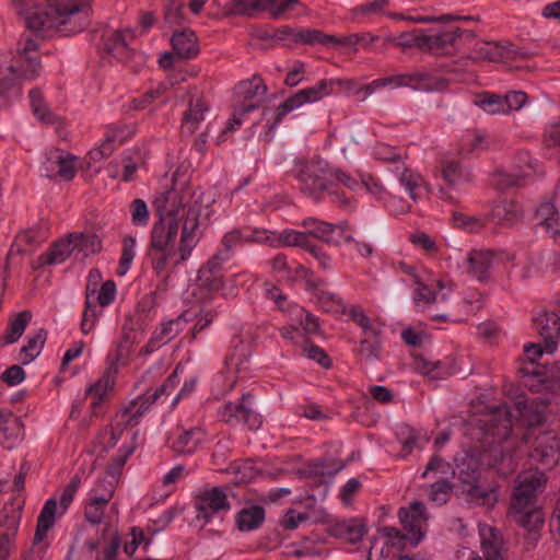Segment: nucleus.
<instances>
[{
  "label": "nucleus",
  "instance_id": "obj_1",
  "mask_svg": "<svg viewBox=\"0 0 560 560\" xmlns=\"http://www.w3.org/2000/svg\"><path fill=\"white\" fill-rule=\"evenodd\" d=\"M152 206L159 221L151 232L152 248L164 250L175 244L178 230L182 229L177 262L185 261L197 245L199 233L200 205L196 192L189 186L174 185L156 192Z\"/></svg>",
  "mask_w": 560,
  "mask_h": 560
},
{
  "label": "nucleus",
  "instance_id": "obj_2",
  "mask_svg": "<svg viewBox=\"0 0 560 560\" xmlns=\"http://www.w3.org/2000/svg\"><path fill=\"white\" fill-rule=\"evenodd\" d=\"M15 9L26 26L44 37L79 33L91 21L90 0H49L46 7H39L38 0H16Z\"/></svg>",
  "mask_w": 560,
  "mask_h": 560
},
{
  "label": "nucleus",
  "instance_id": "obj_3",
  "mask_svg": "<svg viewBox=\"0 0 560 560\" xmlns=\"http://www.w3.org/2000/svg\"><path fill=\"white\" fill-rule=\"evenodd\" d=\"M545 485V475L539 470L523 471L515 479L509 515L528 533H537L544 525L545 515L537 499Z\"/></svg>",
  "mask_w": 560,
  "mask_h": 560
},
{
  "label": "nucleus",
  "instance_id": "obj_4",
  "mask_svg": "<svg viewBox=\"0 0 560 560\" xmlns=\"http://www.w3.org/2000/svg\"><path fill=\"white\" fill-rule=\"evenodd\" d=\"M303 194L320 200L325 192L338 184L355 189L360 183L350 174L330 166L327 162L316 159L300 164L296 175Z\"/></svg>",
  "mask_w": 560,
  "mask_h": 560
},
{
  "label": "nucleus",
  "instance_id": "obj_5",
  "mask_svg": "<svg viewBox=\"0 0 560 560\" xmlns=\"http://www.w3.org/2000/svg\"><path fill=\"white\" fill-rule=\"evenodd\" d=\"M101 250L102 237L100 235L73 232L52 243L46 252L32 262V267L39 269L46 266H55L62 264L70 257H73L75 260H82Z\"/></svg>",
  "mask_w": 560,
  "mask_h": 560
},
{
  "label": "nucleus",
  "instance_id": "obj_6",
  "mask_svg": "<svg viewBox=\"0 0 560 560\" xmlns=\"http://www.w3.org/2000/svg\"><path fill=\"white\" fill-rule=\"evenodd\" d=\"M80 485L81 478L75 475L62 489L58 500L56 498H50L45 502L37 517L36 530L31 548V555L33 557L32 560L42 559L45 550L49 546V540L47 538L49 529L54 526L56 517L66 513L72 503L74 494L78 491Z\"/></svg>",
  "mask_w": 560,
  "mask_h": 560
},
{
  "label": "nucleus",
  "instance_id": "obj_7",
  "mask_svg": "<svg viewBox=\"0 0 560 560\" xmlns=\"http://www.w3.org/2000/svg\"><path fill=\"white\" fill-rule=\"evenodd\" d=\"M514 410L515 412L508 405H500L485 420V434L492 436V442L501 443L511 435L514 419L527 425L540 423L542 420V416L539 412H533L532 406L524 398L515 401Z\"/></svg>",
  "mask_w": 560,
  "mask_h": 560
},
{
  "label": "nucleus",
  "instance_id": "obj_8",
  "mask_svg": "<svg viewBox=\"0 0 560 560\" xmlns=\"http://www.w3.org/2000/svg\"><path fill=\"white\" fill-rule=\"evenodd\" d=\"M42 68L38 43L31 35H23L8 66L12 79L0 78V94L8 91L14 79L34 80L39 75Z\"/></svg>",
  "mask_w": 560,
  "mask_h": 560
},
{
  "label": "nucleus",
  "instance_id": "obj_9",
  "mask_svg": "<svg viewBox=\"0 0 560 560\" xmlns=\"http://www.w3.org/2000/svg\"><path fill=\"white\" fill-rule=\"evenodd\" d=\"M180 365H177L174 372L168 376L166 382L159 386L153 393L147 392L144 395L137 397L128 405L122 406L114 417L115 427H127L137 423L138 419L153 405L161 396L168 394V389H174L177 385L176 378Z\"/></svg>",
  "mask_w": 560,
  "mask_h": 560
},
{
  "label": "nucleus",
  "instance_id": "obj_10",
  "mask_svg": "<svg viewBox=\"0 0 560 560\" xmlns=\"http://www.w3.org/2000/svg\"><path fill=\"white\" fill-rule=\"evenodd\" d=\"M196 518L203 524L211 522L215 517H222L231 510V503L226 493V488L217 486H205L192 497Z\"/></svg>",
  "mask_w": 560,
  "mask_h": 560
},
{
  "label": "nucleus",
  "instance_id": "obj_11",
  "mask_svg": "<svg viewBox=\"0 0 560 560\" xmlns=\"http://www.w3.org/2000/svg\"><path fill=\"white\" fill-rule=\"evenodd\" d=\"M105 306V282L98 269H92L85 287V308L81 322L84 334L91 331Z\"/></svg>",
  "mask_w": 560,
  "mask_h": 560
},
{
  "label": "nucleus",
  "instance_id": "obj_12",
  "mask_svg": "<svg viewBox=\"0 0 560 560\" xmlns=\"http://www.w3.org/2000/svg\"><path fill=\"white\" fill-rule=\"evenodd\" d=\"M334 93V82L330 79H323L314 86L298 91L294 95L287 98L277 108L276 121L280 122L283 117L306 103L320 101L323 97Z\"/></svg>",
  "mask_w": 560,
  "mask_h": 560
},
{
  "label": "nucleus",
  "instance_id": "obj_13",
  "mask_svg": "<svg viewBox=\"0 0 560 560\" xmlns=\"http://www.w3.org/2000/svg\"><path fill=\"white\" fill-rule=\"evenodd\" d=\"M234 92L240 113L246 114L261 105L267 93V86L260 77L254 75L249 80L241 81L235 86Z\"/></svg>",
  "mask_w": 560,
  "mask_h": 560
},
{
  "label": "nucleus",
  "instance_id": "obj_14",
  "mask_svg": "<svg viewBox=\"0 0 560 560\" xmlns=\"http://www.w3.org/2000/svg\"><path fill=\"white\" fill-rule=\"evenodd\" d=\"M472 59L487 60L491 62H510L524 59L525 54L521 52L513 44L505 42H482L475 44Z\"/></svg>",
  "mask_w": 560,
  "mask_h": 560
},
{
  "label": "nucleus",
  "instance_id": "obj_15",
  "mask_svg": "<svg viewBox=\"0 0 560 560\" xmlns=\"http://www.w3.org/2000/svg\"><path fill=\"white\" fill-rule=\"evenodd\" d=\"M77 161L75 155L55 149L46 155V160L43 162V171L49 178L59 177L65 182H70L78 171Z\"/></svg>",
  "mask_w": 560,
  "mask_h": 560
},
{
  "label": "nucleus",
  "instance_id": "obj_16",
  "mask_svg": "<svg viewBox=\"0 0 560 560\" xmlns=\"http://www.w3.org/2000/svg\"><path fill=\"white\" fill-rule=\"evenodd\" d=\"M21 521V506L5 504L0 511V560L9 556Z\"/></svg>",
  "mask_w": 560,
  "mask_h": 560
},
{
  "label": "nucleus",
  "instance_id": "obj_17",
  "mask_svg": "<svg viewBox=\"0 0 560 560\" xmlns=\"http://www.w3.org/2000/svg\"><path fill=\"white\" fill-rule=\"evenodd\" d=\"M398 515L404 529L408 533V540L412 545H418L424 536L423 526L428 521L424 504L415 501L408 508H401Z\"/></svg>",
  "mask_w": 560,
  "mask_h": 560
},
{
  "label": "nucleus",
  "instance_id": "obj_18",
  "mask_svg": "<svg viewBox=\"0 0 560 560\" xmlns=\"http://www.w3.org/2000/svg\"><path fill=\"white\" fill-rule=\"evenodd\" d=\"M481 553L469 552L467 560H504L501 534L487 524H479Z\"/></svg>",
  "mask_w": 560,
  "mask_h": 560
},
{
  "label": "nucleus",
  "instance_id": "obj_19",
  "mask_svg": "<svg viewBox=\"0 0 560 560\" xmlns=\"http://www.w3.org/2000/svg\"><path fill=\"white\" fill-rule=\"evenodd\" d=\"M225 261L223 253H217L198 272L197 287L200 291L218 292L223 285V276L221 267Z\"/></svg>",
  "mask_w": 560,
  "mask_h": 560
},
{
  "label": "nucleus",
  "instance_id": "obj_20",
  "mask_svg": "<svg viewBox=\"0 0 560 560\" xmlns=\"http://www.w3.org/2000/svg\"><path fill=\"white\" fill-rule=\"evenodd\" d=\"M249 394L243 395L241 401H230L224 405L221 417L225 422H243L249 429H258L261 424V419L257 412L246 406V400L250 398Z\"/></svg>",
  "mask_w": 560,
  "mask_h": 560
},
{
  "label": "nucleus",
  "instance_id": "obj_21",
  "mask_svg": "<svg viewBox=\"0 0 560 560\" xmlns=\"http://www.w3.org/2000/svg\"><path fill=\"white\" fill-rule=\"evenodd\" d=\"M535 324L547 353H553L560 340V316L553 312L544 313L535 319Z\"/></svg>",
  "mask_w": 560,
  "mask_h": 560
},
{
  "label": "nucleus",
  "instance_id": "obj_22",
  "mask_svg": "<svg viewBox=\"0 0 560 560\" xmlns=\"http://www.w3.org/2000/svg\"><path fill=\"white\" fill-rule=\"evenodd\" d=\"M209 114V104L202 98H191L187 110L184 113L180 131L183 136H192L201 128Z\"/></svg>",
  "mask_w": 560,
  "mask_h": 560
},
{
  "label": "nucleus",
  "instance_id": "obj_23",
  "mask_svg": "<svg viewBox=\"0 0 560 560\" xmlns=\"http://www.w3.org/2000/svg\"><path fill=\"white\" fill-rule=\"evenodd\" d=\"M536 172L529 152L520 151L516 155L515 172L506 174L499 172L497 174L498 184L503 187L520 185L521 179L532 176Z\"/></svg>",
  "mask_w": 560,
  "mask_h": 560
},
{
  "label": "nucleus",
  "instance_id": "obj_24",
  "mask_svg": "<svg viewBox=\"0 0 560 560\" xmlns=\"http://www.w3.org/2000/svg\"><path fill=\"white\" fill-rule=\"evenodd\" d=\"M560 451L559 440L551 434H544L536 439L534 450L529 456L533 460L544 466H553Z\"/></svg>",
  "mask_w": 560,
  "mask_h": 560
},
{
  "label": "nucleus",
  "instance_id": "obj_25",
  "mask_svg": "<svg viewBox=\"0 0 560 560\" xmlns=\"http://www.w3.org/2000/svg\"><path fill=\"white\" fill-rule=\"evenodd\" d=\"M133 38L135 33L130 28L115 31L107 42V58L110 57L120 62L129 60L133 55L129 43Z\"/></svg>",
  "mask_w": 560,
  "mask_h": 560
},
{
  "label": "nucleus",
  "instance_id": "obj_26",
  "mask_svg": "<svg viewBox=\"0 0 560 560\" xmlns=\"http://www.w3.org/2000/svg\"><path fill=\"white\" fill-rule=\"evenodd\" d=\"M171 44L176 55L182 59H192L200 51L198 37L190 28L174 32Z\"/></svg>",
  "mask_w": 560,
  "mask_h": 560
},
{
  "label": "nucleus",
  "instance_id": "obj_27",
  "mask_svg": "<svg viewBox=\"0 0 560 560\" xmlns=\"http://www.w3.org/2000/svg\"><path fill=\"white\" fill-rule=\"evenodd\" d=\"M416 283L417 288L415 289L413 300L417 304L422 303L424 305H430L439 301L445 302L448 294L443 292V290H447L448 292H452L453 290V283L451 281L438 280L435 289L430 288L419 279L416 280Z\"/></svg>",
  "mask_w": 560,
  "mask_h": 560
},
{
  "label": "nucleus",
  "instance_id": "obj_28",
  "mask_svg": "<svg viewBox=\"0 0 560 560\" xmlns=\"http://www.w3.org/2000/svg\"><path fill=\"white\" fill-rule=\"evenodd\" d=\"M439 172L443 180L451 187L464 185L472 179L470 171L456 160H442Z\"/></svg>",
  "mask_w": 560,
  "mask_h": 560
},
{
  "label": "nucleus",
  "instance_id": "obj_29",
  "mask_svg": "<svg viewBox=\"0 0 560 560\" xmlns=\"http://www.w3.org/2000/svg\"><path fill=\"white\" fill-rule=\"evenodd\" d=\"M337 231H341L345 242L353 241L350 225L346 221L340 222L337 225L322 221L320 224L311 229V235L327 244L339 246L341 245V240L335 236Z\"/></svg>",
  "mask_w": 560,
  "mask_h": 560
},
{
  "label": "nucleus",
  "instance_id": "obj_30",
  "mask_svg": "<svg viewBox=\"0 0 560 560\" xmlns=\"http://www.w3.org/2000/svg\"><path fill=\"white\" fill-rule=\"evenodd\" d=\"M366 532V525L357 518L338 521L329 527V533L332 536L351 544L361 540Z\"/></svg>",
  "mask_w": 560,
  "mask_h": 560
},
{
  "label": "nucleus",
  "instance_id": "obj_31",
  "mask_svg": "<svg viewBox=\"0 0 560 560\" xmlns=\"http://www.w3.org/2000/svg\"><path fill=\"white\" fill-rule=\"evenodd\" d=\"M275 0H230L223 7L222 14L253 16L258 12L266 11L273 4Z\"/></svg>",
  "mask_w": 560,
  "mask_h": 560
},
{
  "label": "nucleus",
  "instance_id": "obj_32",
  "mask_svg": "<svg viewBox=\"0 0 560 560\" xmlns=\"http://www.w3.org/2000/svg\"><path fill=\"white\" fill-rule=\"evenodd\" d=\"M23 436V423L11 411H0V443H14Z\"/></svg>",
  "mask_w": 560,
  "mask_h": 560
},
{
  "label": "nucleus",
  "instance_id": "obj_33",
  "mask_svg": "<svg viewBox=\"0 0 560 560\" xmlns=\"http://www.w3.org/2000/svg\"><path fill=\"white\" fill-rule=\"evenodd\" d=\"M463 491L469 502L487 509L493 508L498 502L497 490L492 487L467 483L464 486Z\"/></svg>",
  "mask_w": 560,
  "mask_h": 560
},
{
  "label": "nucleus",
  "instance_id": "obj_34",
  "mask_svg": "<svg viewBox=\"0 0 560 560\" xmlns=\"http://www.w3.org/2000/svg\"><path fill=\"white\" fill-rule=\"evenodd\" d=\"M135 450V439L133 436H129L122 441L117 454L112 457L110 466L107 469V476H110L115 480V485H118L122 475V468Z\"/></svg>",
  "mask_w": 560,
  "mask_h": 560
},
{
  "label": "nucleus",
  "instance_id": "obj_35",
  "mask_svg": "<svg viewBox=\"0 0 560 560\" xmlns=\"http://www.w3.org/2000/svg\"><path fill=\"white\" fill-rule=\"evenodd\" d=\"M493 254L490 250H474L468 257V271L482 281L488 278L492 265Z\"/></svg>",
  "mask_w": 560,
  "mask_h": 560
},
{
  "label": "nucleus",
  "instance_id": "obj_36",
  "mask_svg": "<svg viewBox=\"0 0 560 560\" xmlns=\"http://www.w3.org/2000/svg\"><path fill=\"white\" fill-rule=\"evenodd\" d=\"M205 433L199 428L182 432L172 443L173 450L178 454H191L202 442Z\"/></svg>",
  "mask_w": 560,
  "mask_h": 560
},
{
  "label": "nucleus",
  "instance_id": "obj_37",
  "mask_svg": "<svg viewBox=\"0 0 560 560\" xmlns=\"http://www.w3.org/2000/svg\"><path fill=\"white\" fill-rule=\"evenodd\" d=\"M265 520V510L261 506L254 505L241 510L236 517L237 528L241 532H250L257 529Z\"/></svg>",
  "mask_w": 560,
  "mask_h": 560
},
{
  "label": "nucleus",
  "instance_id": "obj_38",
  "mask_svg": "<svg viewBox=\"0 0 560 560\" xmlns=\"http://www.w3.org/2000/svg\"><path fill=\"white\" fill-rule=\"evenodd\" d=\"M84 517L92 525H100L105 517V498L92 489L85 503Z\"/></svg>",
  "mask_w": 560,
  "mask_h": 560
},
{
  "label": "nucleus",
  "instance_id": "obj_39",
  "mask_svg": "<svg viewBox=\"0 0 560 560\" xmlns=\"http://www.w3.org/2000/svg\"><path fill=\"white\" fill-rule=\"evenodd\" d=\"M474 103L487 114L505 115L503 96L499 94L491 92L479 93L475 96Z\"/></svg>",
  "mask_w": 560,
  "mask_h": 560
},
{
  "label": "nucleus",
  "instance_id": "obj_40",
  "mask_svg": "<svg viewBox=\"0 0 560 560\" xmlns=\"http://www.w3.org/2000/svg\"><path fill=\"white\" fill-rule=\"evenodd\" d=\"M31 107L34 115L43 122L55 125L60 119L46 106L42 92L33 89L30 92Z\"/></svg>",
  "mask_w": 560,
  "mask_h": 560
},
{
  "label": "nucleus",
  "instance_id": "obj_41",
  "mask_svg": "<svg viewBox=\"0 0 560 560\" xmlns=\"http://www.w3.org/2000/svg\"><path fill=\"white\" fill-rule=\"evenodd\" d=\"M521 215V208L514 200H503L492 210V217L502 224H513Z\"/></svg>",
  "mask_w": 560,
  "mask_h": 560
},
{
  "label": "nucleus",
  "instance_id": "obj_42",
  "mask_svg": "<svg viewBox=\"0 0 560 560\" xmlns=\"http://www.w3.org/2000/svg\"><path fill=\"white\" fill-rule=\"evenodd\" d=\"M31 319L32 313L30 311L20 312L14 318L11 319L9 328L3 336V342L5 345H10L18 341L25 331V328Z\"/></svg>",
  "mask_w": 560,
  "mask_h": 560
},
{
  "label": "nucleus",
  "instance_id": "obj_43",
  "mask_svg": "<svg viewBox=\"0 0 560 560\" xmlns=\"http://www.w3.org/2000/svg\"><path fill=\"white\" fill-rule=\"evenodd\" d=\"M47 338V331L43 328L38 329L35 335L28 337L27 343L22 347L20 358L23 363H30L42 351Z\"/></svg>",
  "mask_w": 560,
  "mask_h": 560
},
{
  "label": "nucleus",
  "instance_id": "obj_44",
  "mask_svg": "<svg viewBox=\"0 0 560 560\" xmlns=\"http://www.w3.org/2000/svg\"><path fill=\"white\" fill-rule=\"evenodd\" d=\"M544 353H547L545 349V342L538 343H528L524 347V355L526 361H528L529 366L521 368L520 372L524 375H544V370H539L535 362L539 359Z\"/></svg>",
  "mask_w": 560,
  "mask_h": 560
},
{
  "label": "nucleus",
  "instance_id": "obj_45",
  "mask_svg": "<svg viewBox=\"0 0 560 560\" xmlns=\"http://www.w3.org/2000/svg\"><path fill=\"white\" fill-rule=\"evenodd\" d=\"M336 42V36L325 34L319 30L302 28L298 30L294 34V43H303L308 45L320 44L323 46H329L331 43Z\"/></svg>",
  "mask_w": 560,
  "mask_h": 560
},
{
  "label": "nucleus",
  "instance_id": "obj_46",
  "mask_svg": "<svg viewBox=\"0 0 560 560\" xmlns=\"http://www.w3.org/2000/svg\"><path fill=\"white\" fill-rule=\"evenodd\" d=\"M185 324L186 320L183 319L182 316L162 324V326L154 331L152 341L167 343L184 329Z\"/></svg>",
  "mask_w": 560,
  "mask_h": 560
},
{
  "label": "nucleus",
  "instance_id": "obj_47",
  "mask_svg": "<svg viewBox=\"0 0 560 560\" xmlns=\"http://www.w3.org/2000/svg\"><path fill=\"white\" fill-rule=\"evenodd\" d=\"M233 351L226 358L229 364L234 365L236 370L245 369V364L250 357V347L244 342L238 336L232 340Z\"/></svg>",
  "mask_w": 560,
  "mask_h": 560
},
{
  "label": "nucleus",
  "instance_id": "obj_48",
  "mask_svg": "<svg viewBox=\"0 0 560 560\" xmlns=\"http://www.w3.org/2000/svg\"><path fill=\"white\" fill-rule=\"evenodd\" d=\"M136 171L137 164L132 162L131 158L126 156L120 160L112 161L108 173L113 178H121L125 182H130L133 179Z\"/></svg>",
  "mask_w": 560,
  "mask_h": 560
},
{
  "label": "nucleus",
  "instance_id": "obj_49",
  "mask_svg": "<svg viewBox=\"0 0 560 560\" xmlns=\"http://www.w3.org/2000/svg\"><path fill=\"white\" fill-rule=\"evenodd\" d=\"M85 398L90 400L92 412L95 416L102 415L105 399V383L102 378L88 387Z\"/></svg>",
  "mask_w": 560,
  "mask_h": 560
},
{
  "label": "nucleus",
  "instance_id": "obj_50",
  "mask_svg": "<svg viewBox=\"0 0 560 560\" xmlns=\"http://www.w3.org/2000/svg\"><path fill=\"white\" fill-rule=\"evenodd\" d=\"M387 85H394L396 88L406 86V73L376 79V80L372 81L371 83L363 85L361 89H359L357 91V94L364 92V94H365L364 97H368L376 90L387 86Z\"/></svg>",
  "mask_w": 560,
  "mask_h": 560
},
{
  "label": "nucleus",
  "instance_id": "obj_51",
  "mask_svg": "<svg viewBox=\"0 0 560 560\" xmlns=\"http://www.w3.org/2000/svg\"><path fill=\"white\" fill-rule=\"evenodd\" d=\"M436 39V55H453L455 54V31L454 27L445 28L441 32L434 33Z\"/></svg>",
  "mask_w": 560,
  "mask_h": 560
},
{
  "label": "nucleus",
  "instance_id": "obj_52",
  "mask_svg": "<svg viewBox=\"0 0 560 560\" xmlns=\"http://www.w3.org/2000/svg\"><path fill=\"white\" fill-rule=\"evenodd\" d=\"M164 21L172 26H179L187 22L180 0L168 1L164 10Z\"/></svg>",
  "mask_w": 560,
  "mask_h": 560
},
{
  "label": "nucleus",
  "instance_id": "obj_53",
  "mask_svg": "<svg viewBox=\"0 0 560 560\" xmlns=\"http://www.w3.org/2000/svg\"><path fill=\"white\" fill-rule=\"evenodd\" d=\"M378 331L371 330L370 335H365L360 343V355L365 360H373L378 358L380 351Z\"/></svg>",
  "mask_w": 560,
  "mask_h": 560
},
{
  "label": "nucleus",
  "instance_id": "obj_54",
  "mask_svg": "<svg viewBox=\"0 0 560 560\" xmlns=\"http://www.w3.org/2000/svg\"><path fill=\"white\" fill-rule=\"evenodd\" d=\"M389 4V0H373L352 9L354 18H371L373 15L385 14V8Z\"/></svg>",
  "mask_w": 560,
  "mask_h": 560
},
{
  "label": "nucleus",
  "instance_id": "obj_55",
  "mask_svg": "<svg viewBox=\"0 0 560 560\" xmlns=\"http://www.w3.org/2000/svg\"><path fill=\"white\" fill-rule=\"evenodd\" d=\"M454 224L468 232H478L486 226L487 220L480 217L467 215L465 213L456 212L453 215Z\"/></svg>",
  "mask_w": 560,
  "mask_h": 560
},
{
  "label": "nucleus",
  "instance_id": "obj_56",
  "mask_svg": "<svg viewBox=\"0 0 560 560\" xmlns=\"http://www.w3.org/2000/svg\"><path fill=\"white\" fill-rule=\"evenodd\" d=\"M166 90V85L160 84L156 89L150 90L140 97L132 100L129 106L135 110L144 109L154 101L161 98L165 94Z\"/></svg>",
  "mask_w": 560,
  "mask_h": 560
},
{
  "label": "nucleus",
  "instance_id": "obj_57",
  "mask_svg": "<svg viewBox=\"0 0 560 560\" xmlns=\"http://www.w3.org/2000/svg\"><path fill=\"white\" fill-rule=\"evenodd\" d=\"M245 238L248 237L245 235L244 229H234L228 232L222 238L223 248L218 253H223L225 260H228L230 252H232L236 246L246 243Z\"/></svg>",
  "mask_w": 560,
  "mask_h": 560
},
{
  "label": "nucleus",
  "instance_id": "obj_58",
  "mask_svg": "<svg viewBox=\"0 0 560 560\" xmlns=\"http://www.w3.org/2000/svg\"><path fill=\"white\" fill-rule=\"evenodd\" d=\"M452 485L447 480L433 483L429 491V500L438 505L445 504L451 498Z\"/></svg>",
  "mask_w": 560,
  "mask_h": 560
},
{
  "label": "nucleus",
  "instance_id": "obj_59",
  "mask_svg": "<svg viewBox=\"0 0 560 560\" xmlns=\"http://www.w3.org/2000/svg\"><path fill=\"white\" fill-rule=\"evenodd\" d=\"M419 90L422 91H443L447 88V81L443 78L433 75L427 71H418Z\"/></svg>",
  "mask_w": 560,
  "mask_h": 560
},
{
  "label": "nucleus",
  "instance_id": "obj_60",
  "mask_svg": "<svg viewBox=\"0 0 560 560\" xmlns=\"http://www.w3.org/2000/svg\"><path fill=\"white\" fill-rule=\"evenodd\" d=\"M455 31V52H464L465 50H471L474 52L476 34L472 31L462 30L454 27Z\"/></svg>",
  "mask_w": 560,
  "mask_h": 560
},
{
  "label": "nucleus",
  "instance_id": "obj_61",
  "mask_svg": "<svg viewBox=\"0 0 560 560\" xmlns=\"http://www.w3.org/2000/svg\"><path fill=\"white\" fill-rule=\"evenodd\" d=\"M536 217L540 221V224L549 230L552 229L557 223L558 211L552 202L544 201L538 207Z\"/></svg>",
  "mask_w": 560,
  "mask_h": 560
},
{
  "label": "nucleus",
  "instance_id": "obj_62",
  "mask_svg": "<svg viewBox=\"0 0 560 560\" xmlns=\"http://www.w3.org/2000/svg\"><path fill=\"white\" fill-rule=\"evenodd\" d=\"M399 182L409 191L410 198L416 201V189L421 186L422 177L412 170L404 167L399 174Z\"/></svg>",
  "mask_w": 560,
  "mask_h": 560
},
{
  "label": "nucleus",
  "instance_id": "obj_63",
  "mask_svg": "<svg viewBox=\"0 0 560 560\" xmlns=\"http://www.w3.org/2000/svg\"><path fill=\"white\" fill-rule=\"evenodd\" d=\"M279 241L285 246H300L306 249L311 245L307 233L295 230L282 231L279 234Z\"/></svg>",
  "mask_w": 560,
  "mask_h": 560
},
{
  "label": "nucleus",
  "instance_id": "obj_64",
  "mask_svg": "<svg viewBox=\"0 0 560 560\" xmlns=\"http://www.w3.org/2000/svg\"><path fill=\"white\" fill-rule=\"evenodd\" d=\"M315 300L319 307L325 312L338 313L342 308L341 301L331 292L322 290L316 291Z\"/></svg>",
  "mask_w": 560,
  "mask_h": 560
}]
</instances>
